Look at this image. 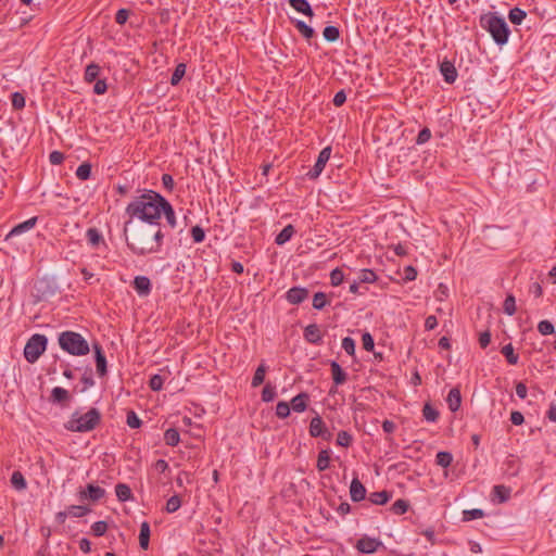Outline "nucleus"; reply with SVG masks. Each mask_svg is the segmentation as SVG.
I'll use <instances>...</instances> for the list:
<instances>
[{
  "label": "nucleus",
  "mask_w": 556,
  "mask_h": 556,
  "mask_svg": "<svg viewBox=\"0 0 556 556\" xmlns=\"http://www.w3.org/2000/svg\"><path fill=\"white\" fill-rule=\"evenodd\" d=\"M501 352L506 357L508 364L516 365L518 363L519 356L515 353L511 343L504 345Z\"/></svg>",
  "instance_id": "f704fd0d"
},
{
  "label": "nucleus",
  "mask_w": 556,
  "mask_h": 556,
  "mask_svg": "<svg viewBox=\"0 0 556 556\" xmlns=\"http://www.w3.org/2000/svg\"><path fill=\"white\" fill-rule=\"evenodd\" d=\"M290 410H291V407H290L289 403H287L285 401L278 402V404L276 406V415L279 418H281V419L287 418L290 415Z\"/></svg>",
  "instance_id": "603ef678"
},
{
  "label": "nucleus",
  "mask_w": 556,
  "mask_h": 556,
  "mask_svg": "<svg viewBox=\"0 0 556 556\" xmlns=\"http://www.w3.org/2000/svg\"><path fill=\"white\" fill-rule=\"evenodd\" d=\"M359 283H372L377 280V275L371 269H362L356 279Z\"/></svg>",
  "instance_id": "ea45409f"
},
{
  "label": "nucleus",
  "mask_w": 556,
  "mask_h": 556,
  "mask_svg": "<svg viewBox=\"0 0 556 556\" xmlns=\"http://www.w3.org/2000/svg\"><path fill=\"white\" fill-rule=\"evenodd\" d=\"M93 351H94V359H96V367L97 372L100 377H103L108 372L106 368V357L103 353V350L100 344L94 343L93 344Z\"/></svg>",
  "instance_id": "ddd939ff"
},
{
  "label": "nucleus",
  "mask_w": 556,
  "mask_h": 556,
  "mask_svg": "<svg viewBox=\"0 0 556 556\" xmlns=\"http://www.w3.org/2000/svg\"><path fill=\"white\" fill-rule=\"evenodd\" d=\"M91 509L83 505H71L68 507V515L75 518L84 517L88 515Z\"/></svg>",
  "instance_id": "37998d69"
},
{
  "label": "nucleus",
  "mask_w": 556,
  "mask_h": 556,
  "mask_svg": "<svg viewBox=\"0 0 556 556\" xmlns=\"http://www.w3.org/2000/svg\"><path fill=\"white\" fill-rule=\"evenodd\" d=\"M76 176L80 180H87L91 176V165L89 163L80 164L76 169Z\"/></svg>",
  "instance_id": "09e8293b"
},
{
  "label": "nucleus",
  "mask_w": 556,
  "mask_h": 556,
  "mask_svg": "<svg viewBox=\"0 0 556 556\" xmlns=\"http://www.w3.org/2000/svg\"><path fill=\"white\" fill-rule=\"evenodd\" d=\"M330 369H331L332 380L336 386L345 383V381L348 380V374L342 369V367L339 365L338 362L331 361Z\"/></svg>",
  "instance_id": "a211bd4d"
},
{
  "label": "nucleus",
  "mask_w": 556,
  "mask_h": 556,
  "mask_svg": "<svg viewBox=\"0 0 556 556\" xmlns=\"http://www.w3.org/2000/svg\"><path fill=\"white\" fill-rule=\"evenodd\" d=\"M308 402L309 395L301 392L291 400L290 407L296 413H302L307 408Z\"/></svg>",
  "instance_id": "f3484780"
},
{
  "label": "nucleus",
  "mask_w": 556,
  "mask_h": 556,
  "mask_svg": "<svg viewBox=\"0 0 556 556\" xmlns=\"http://www.w3.org/2000/svg\"><path fill=\"white\" fill-rule=\"evenodd\" d=\"M49 401L52 404L66 405L71 401L70 392L61 387L52 389Z\"/></svg>",
  "instance_id": "2eb2a0df"
},
{
  "label": "nucleus",
  "mask_w": 556,
  "mask_h": 556,
  "mask_svg": "<svg viewBox=\"0 0 556 556\" xmlns=\"http://www.w3.org/2000/svg\"><path fill=\"white\" fill-rule=\"evenodd\" d=\"M10 481L12 486L17 491H24L27 488L26 479L18 470L12 472Z\"/></svg>",
  "instance_id": "a878e982"
},
{
  "label": "nucleus",
  "mask_w": 556,
  "mask_h": 556,
  "mask_svg": "<svg viewBox=\"0 0 556 556\" xmlns=\"http://www.w3.org/2000/svg\"><path fill=\"white\" fill-rule=\"evenodd\" d=\"M330 155H331V147H329V146L324 148L319 152L318 157H317L314 166L306 173V177L309 180H315V179H317L320 176V174L325 169V166H326L327 162L330 159Z\"/></svg>",
  "instance_id": "0eeeda50"
},
{
  "label": "nucleus",
  "mask_w": 556,
  "mask_h": 556,
  "mask_svg": "<svg viewBox=\"0 0 556 556\" xmlns=\"http://www.w3.org/2000/svg\"><path fill=\"white\" fill-rule=\"evenodd\" d=\"M350 496L353 502H361L366 497V488L357 477L353 478L351 482Z\"/></svg>",
  "instance_id": "4468645a"
},
{
  "label": "nucleus",
  "mask_w": 556,
  "mask_h": 556,
  "mask_svg": "<svg viewBox=\"0 0 556 556\" xmlns=\"http://www.w3.org/2000/svg\"><path fill=\"white\" fill-rule=\"evenodd\" d=\"M330 466V451L321 450L317 457L316 467L319 471H325Z\"/></svg>",
  "instance_id": "2f4dec72"
},
{
  "label": "nucleus",
  "mask_w": 556,
  "mask_h": 556,
  "mask_svg": "<svg viewBox=\"0 0 556 556\" xmlns=\"http://www.w3.org/2000/svg\"><path fill=\"white\" fill-rule=\"evenodd\" d=\"M115 493L119 502H128L132 500L131 489L126 483H117Z\"/></svg>",
  "instance_id": "5701e85b"
},
{
  "label": "nucleus",
  "mask_w": 556,
  "mask_h": 556,
  "mask_svg": "<svg viewBox=\"0 0 556 556\" xmlns=\"http://www.w3.org/2000/svg\"><path fill=\"white\" fill-rule=\"evenodd\" d=\"M295 229L294 227L289 224L287 225L275 238V243L278 245H282L286 242H288L292 236L294 235Z\"/></svg>",
  "instance_id": "393cba45"
},
{
  "label": "nucleus",
  "mask_w": 556,
  "mask_h": 556,
  "mask_svg": "<svg viewBox=\"0 0 556 556\" xmlns=\"http://www.w3.org/2000/svg\"><path fill=\"white\" fill-rule=\"evenodd\" d=\"M180 506H181V500H180L179 495H173L167 500L165 510L168 514H173V513L177 511L180 508Z\"/></svg>",
  "instance_id": "a18cd8bd"
},
{
  "label": "nucleus",
  "mask_w": 556,
  "mask_h": 556,
  "mask_svg": "<svg viewBox=\"0 0 556 556\" xmlns=\"http://www.w3.org/2000/svg\"><path fill=\"white\" fill-rule=\"evenodd\" d=\"M185 74H186V64L179 63L176 66L175 71L170 77V84L173 86H177L180 83V80L182 79V77L185 76Z\"/></svg>",
  "instance_id": "c03bdc74"
},
{
  "label": "nucleus",
  "mask_w": 556,
  "mask_h": 556,
  "mask_svg": "<svg viewBox=\"0 0 556 556\" xmlns=\"http://www.w3.org/2000/svg\"><path fill=\"white\" fill-rule=\"evenodd\" d=\"M308 296V290L302 287H292L286 293V299L290 304H301Z\"/></svg>",
  "instance_id": "9d476101"
},
{
  "label": "nucleus",
  "mask_w": 556,
  "mask_h": 556,
  "mask_svg": "<svg viewBox=\"0 0 556 556\" xmlns=\"http://www.w3.org/2000/svg\"><path fill=\"white\" fill-rule=\"evenodd\" d=\"M289 4L299 13H302L308 17L314 16L313 9L307 0H289Z\"/></svg>",
  "instance_id": "aec40b11"
},
{
  "label": "nucleus",
  "mask_w": 556,
  "mask_h": 556,
  "mask_svg": "<svg viewBox=\"0 0 556 556\" xmlns=\"http://www.w3.org/2000/svg\"><path fill=\"white\" fill-rule=\"evenodd\" d=\"M408 508L409 503L406 500L399 498L392 504L390 509L395 515H403L408 510Z\"/></svg>",
  "instance_id": "79ce46f5"
},
{
  "label": "nucleus",
  "mask_w": 556,
  "mask_h": 556,
  "mask_svg": "<svg viewBox=\"0 0 556 556\" xmlns=\"http://www.w3.org/2000/svg\"><path fill=\"white\" fill-rule=\"evenodd\" d=\"M328 304L327 295L324 292H317L313 298V307L315 309H323Z\"/></svg>",
  "instance_id": "8fccbe9b"
},
{
  "label": "nucleus",
  "mask_w": 556,
  "mask_h": 556,
  "mask_svg": "<svg viewBox=\"0 0 556 556\" xmlns=\"http://www.w3.org/2000/svg\"><path fill=\"white\" fill-rule=\"evenodd\" d=\"M382 546V542L379 539L363 535L356 543L355 547L358 552L364 554H372Z\"/></svg>",
  "instance_id": "6e6552de"
},
{
  "label": "nucleus",
  "mask_w": 556,
  "mask_h": 556,
  "mask_svg": "<svg viewBox=\"0 0 556 556\" xmlns=\"http://www.w3.org/2000/svg\"><path fill=\"white\" fill-rule=\"evenodd\" d=\"M323 36L326 41L334 42L340 37V30L337 26L329 25L324 28Z\"/></svg>",
  "instance_id": "58836bf2"
},
{
  "label": "nucleus",
  "mask_w": 556,
  "mask_h": 556,
  "mask_svg": "<svg viewBox=\"0 0 556 556\" xmlns=\"http://www.w3.org/2000/svg\"><path fill=\"white\" fill-rule=\"evenodd\" d=\"M352 435L344 430L339 431L337 435V444L342 447H349L352 444Z\"/></svg>",
  "instance_id": "3c124183"
},
{
  "label": "nucleus",
  "mask_w": 556,
  "mask_h": 556,
  "mask_svg": "<svg viewBox=\"0 0 556 556\" xmlns=\"http://www.w3.org/2000/svg\"><path fill=\"white\" fill-rule=\"evenodd\" d=\"M150 533H151V530H150L149 522L148 521H143L140 525V532H139V545H140V547L142 549H148L149 548Z\"/></svg>",
  "instance_id": "4be33fe9"
},
{
  "label": "nucleus",
  "mask_w": 556,
  "mask_h": 556,
  "mask_svg": "<svg viewBox=\"0 0 556 556\" xmlns=\"http://www.w3.org/2000/svg\"><path fill=\"white\" fill-rule=\"evenodd\" d=\"M48 339L45 334L35 333L33 334L25 344L24 357L25 359L34 364L43 354L47 349Z\"/></svg>",
  "instance_id": "423d86ee"
},
{
  "label": "nucleus",
  "mask_w": 556,
  "mask_h": 556,
  "mask_svg": "<svg viewBox=\"0 0 556 556\" xmlns=\"http://www.w3.org/2000/svg\"><path fill=\"white\" fill-rule=\"evenodd\" d=\"M391 498V493L383 490L379 492H372L369 495V501L375 505H384Z\"/></svg>",
  "instance_id": "7c9ffc66"
},
{
  "label": "nucleus",
  "mask_w": 556,
  "mask_h": 556,
  "mask_svg": "<svg viewBox=\"0 0 556 556\" xmlns=\"http://www.w3.org/2000/svg\"><path fill=\"white\" fill-rule=\"evenodd\" d=\"M49 161L52 165H60L64 161V154L60 151H52L49 154Z\"/></svg>",
  "instance_id": "774afa93"
},
{
  "label": "nucleus",
  "mask_w": 556,
  "mask_h": 556,
  "mask_svg": "<svg viewBox=\"0 0 556 556\" xmlns=\"http://www.w3.org/2000/svg\"><path fill=\"white\" fill-rule=\"evenodd\" d=\"M453 462V455L450 453V452H439L435 456V463L437 465L443 467V468H447L448 466H451Z\"/></svg>",
  "instance_id": "a19ab883"
},
{
  "label": "nucleus",
  "mask_w": 556,
  "mask_h": 556,
  "mask_svg": "<svg viewBox=\"0 0 556 556\" xmlns=\"http://www.w3.org/2000/svg\"><path fill=\"white\" fill-rule=\"evenodd\" d=\"M325 428H326L325 422H324L323 418L319 415L313 417L311 422H309V434H311V437L318 438L319 434H323L321 431Z\"/></svg>",
  "instance_id": "b1692460"
},
{
  "label": "nucleus",
  "mask_w": 556,
  "mask_h": 556,
  "mask_svg": "<svg viewBox=\"0 0 556 556\" xmlns=\"http://www.w3.org/2000/svg\"><path fill=\"white\" fill-rule=\"evenodd\" d=\"M101 422V413L98 408H90L85 414L74 412L64 424V428L72 432H89L94 430Z\"/></svg>",
  "instance_id": "20e7f679"
},
{
  "label": "nucleus",
  "mask_w": 556,
  "mask_h": 556,
  "mask_svg": "<svg viewBox=\"0 0 556 556\" xmlns=\"http://www.w3.org/2000/svg\"><path fill=\"white\" fill-rule=\"evenodd\" d=\"M132 287L139 296H148L152 290L151 280L147 276H136Z\"/></svg>",
  "instance_id": "9b49d317"
},
{
  "label": "nucleus",
  "mask_w": 556,
  "mask_h": 556,
  "mask_svg": "<svg viewBox=\"0 0 556 556\" xmlns=\"http://www.w3.org/2000/svg\"><path fill=\"white\" fill-rule=\"evenodd\" d=\"M276 395H277V393H276L275 388L273 386H270L269 383L263 388L262 400L264 402H271L276 397Z\"/></svg>",
  "instance_id": "13d9d810"
},
{
  "label": "nucleus",
  "mask_w": 556,
  "mask_h": 556,
  "mask_svg": "<svg viewBox=\"0 0 556 556\" xmlns=\"http://www.w3.org/2000/svg\"><path fill=\"white\" fill-rule=\"evenodd\" d=\"M440 72L447 84H454L457 78V71L453 62L444 60L440 63Z\"/></svg>",
  "instance_id": "f8f14e48"
},
{
  "label": "nucleus",
  "mask_w": 556,
  "mask_h": 556,
  "mask_svg": "<svg viewBox=\"0 0 556 556\" xmlns=\"http://www.w3.org/2000/svg\"><path fill=\"white\" fill-rule=\"evenodd\" d=\"M498 503H505L510 498L511 490L505 485H495L492 491Z\"/></svg>",
  "instance_id": "c85d7f7f"
},
{
  "label": "nucleus",
  "mask_w": 556,
  "mask_h": 556,
  "mask_svg": "<svg viewBox=\"0 0 556 556\" xmlns=\"http://www.w3.org/2000/svg\"><path fill=\"white\" fill-rule=\"evenodd\" d=\"M105 495V490L92 483L87 484L85 490L79 491V500H90L92 502L100 501Z\"/></svg>",
  "instance_id": "1a4fd4ad"
},
{
  "label": "nucleus",
  "mask_w": 556,
  "mask_h": 556,
  "mask_svg": "<svg viewBox=\"0 0 556 556\" xmlns=\"http://www.w3.org/2000/svg\"><path fill=\"white\" fill-rule=\"evenodd\" d=\"M503 308L505 314L513 316L516 313V300L513 294H508L504 300Z\"/></svg>",
  "instance_id": "de8ad7c7"
},
{
  "label": "nucleus",
  "mask_w": 556,
  "mask_h": 556,
  "mask_svg": "<svg viewBox=\"0 0 556 556\" xmlns=\"http://www.w3.org/2000/svg\"><path fill=\"white\" fill-rule=\"evenodd\" d=\"M86 237L89 244L93 248L98 247L101 242H103V237L97 228H89L86 232Z\"/></svg>",
  "instance_id": "72a5a7b5"
},
{
  "label": "nucleus",
  "mask_w": 556,
  "mask_h": 556,
  "mask_svg": "<svg viewBox=\"0 0 556 556\" xmlns=\"http://www.w3.org/2000/svg\"><path fill=\"white\" fill-rule=\"evenodd\" d=\"M163 382H164V380L160 375H153L150 378L149 387L153 391H160L163 388Z\"/></svg>",
  "instance_id": "e2e57ef3"
},
{
  "label": "nucleus",
  "mask_w": 556,
  "mask_h": 556,
  "mask_svg": "<svg viewBox=\"0 0 556 556\" xmlns=\"http://www.w3.org/2000/svg\"><path fill=\"white\" fill-rule=\"evenodd\" d=\"M100 66L96 63H90L87 65L84 74V79L86 83H93L98 79L100 75Z\"/></svg>",
  "instance_id": "cd10ccee"
},
{
  "label": "nucleus",
  "mask_w": 556,
  "mask_h": 556,
  "mask_svg": "<svg viewBox=\"0 0 556 556\" xmlns=\"http://www.w3.org/2000/svg\"><path fill=\"white\" fill-rule=\"evenodd\" d=\"M538 330L542 336H548L554 333L555 328L549 320H541L538 325Z\"/></svg>",
  "instance_id": "5fc2aeb1"
},
{
  "label": "nucleus",
  "mask_w": 556,
  "mask_h": 556,
  "mask_svg": "<svg viewBox=\"0 0 556 556\" xmlns=\"http://www.w3.org/2000/svg\"><path fill=\"white\" fill-rule=\"evenodd\" d=\"M59 344L61 349L71 355L84 356L90 351L86 339L75 331H63L59 336Z\"/></svg>",
  "instance_id": "39448f33"
},
{
  "label": "nucleus",
  "mask_w": 556,
  "mask_h": 556,
  "mask_svg": "<svg viewBox=\"0 0 556 556\" xmlns=\"http://www.w3.org/2000/svg\"><path fill=\"white\" fill-rule=\"evenodd\" d=\"M342 349L349 354L354 355L355 353V341L351 337L342 339Z\"/></svg>",
  "instance_id": "680f3d73"
},
{
  "label": "nucleus",
  "mask_w": 556,
  "mask_h": 556,
  "mask_svg": "<svg viewBox=\"0 0 556 556\" xmlns=\"http://www.w3.org/2000/svg\"><path fill=\"white\" fill-rule=\"evenodd\" d=\"M363 348L366 351H371L375 346L374 338L369 332H365L362 336Z\"/></svg>",
  "instance_id": "338daca9"
},
{
  "label": "nucleus",
  "mask_w": 556,
  "mask_h": 556,
  "mask_svg": "<svg viewBox=\"0 0 556 556\" xmlns=\"http://www.w3.org/2000/svg\"><path fill=\"white\" fill-rule=\"evenodd\" d=\"M422 416L427 421L435 422L439 418V412L430 403H426L422 408Z\"/></svg>",
  "instance_id": "4c0bfd02"
},
{
  "label": "nucleus",
  "mask_w": 556,
  "mask_h": 556,
  "mask_svg": "<svg viewBox=\"0 0 556 556\" xmlns=\"http://www.w3.org/2000/svg\"><path fill=\"white\" fill-rule=\"evenodd\" d=\"M430 138H431V131L429 128L425 127L419 131V134L416 138V143L424 144V143L428 142L430 140Z\"/></svg>",
  "instance_id": "69168bd1"
},
{
  "label": "nucleus",
  "mask_w": 556,
  "mask_h": 556,
  "mask_svg": "<svg viewBox=\"0 0 556 556\" xmlns=\"http://www.w3.org/2000/svg\"><path fill=\"white\" fill-rule=\"evenodd\" d=\"M295 28L306 39L309 40L315 37V30L308 26L305 22L296 20L293 21Z\"/></svg>",
  "instance_id": "c756f323"
},
{
  "label": "nucleus",
  "mask_w": 556,
  "mask_h": 556,
  "mask_svg": "<svg viewBox=\"0 0 556 556\" xmlns=\"http://www.w3.org/2000/svg\"><path fill=\"white\" fill-rule=\"evenodd\" d=\"M484 517V511L480 508L466 509L463 511V521H471Z\"/></svg>",
  "instance_id": "49530a36"
},
{
  "label": "nucleus",
  "mask_w": 556,
  "mask_h": 556,
  "mask_svg": "<svg viewBox=\"0 0 556 556\" xmlns=\"http://www.w3.org/2000/svg\"><path fill=\"white\" fill-rule=\"evenodd\" d=\"M37 224V217H31L16 226H14L11 231L8 233L7 236V239L13 237V236H18L23 232H26L30 229H33L35 227V225Z\"/></svg>",
  "instance_id": "6ab92c4d"
},
{
  "label": "nucleus",
  "mask_w": 556,
  "mask_h": 556,
  "mask_svg": "<svg viewBox=\"0 0 556 556\" xmlns=\"http://www.w3.org/2000/svg\"><path fill=\"white\" fill-rule=\"evenodd\" d=\"M130 11L127 9H119L115 14V22L118 25H124L128 17H129Z\"/></svg>",
  "instance_id": "0e129e2a"
},
{
  "label": "nucleus",
  "mask_w": 556,
  "mask_h": 556,
  "mask_svg": "<svg viewBox=\"0 0 556 556\" xmlns=\"http://www.w3.org/2000/svg\"><path fill=\"white\" fill-rule=\"evenodd\" d=\"M343 279H344V274L340 268H334L330 273V281H331L332 286L337 287V286L341 285Z\"/></svg>",
  "instance_id": "052dcab7"
},
{
  "label": "nucleus",
  "mask_w": 556,
  "mask_h": 556,
  "mask_svg": "<svg viewBox=\"0 0 556 556\" xmlns=\"http://www.w3.org/2000/svg\"><path fill=\"white\" fill-rule=\"evenodd\" d=\"M480 26L490 33L494 42L498 46L507 43L510 30L509 27L502 16H498L495 12H489L480 16Z\"/></svg>",
  "instance_id": "7ed1b4c3"
},
{
  "label": "nucleus",
  "mask_w": 556,
  "mask_h": 556,
  "mask_svg": "<svg viewBox=\"0 0 556 556\" xmlns=\"http://www.w3.org/2000/svg\"><path fill=\"white\" fill-rule=\"evenodd\" d=\"M191 237L194 243H201L205 239L204 229L201 226H193L191 228Z\"/></svg>",
  "instance_id": "4d7b16f0"
},
{
  "label": "nucleus",
  "mask_w": 556,
  "mask_h": 556,
  "mask_svg": "<svg viewBox=\"0 0 556 556\" xmlns=\"http://www.w3.org/2000/svg\"><path fill=\"white\" fill-rule=\"evenodd\" d=\"M266 371H267L266 365L264 363L260 364L254 372L253 378H252L251 384L253 388H257L258 386H261L264 382Z\"/></svg>",
  "instance_id": "473e14b6"
},
{
  "label": "nucleus",
  "mask_w": 556,
  "mask_h": 556,
  "mask_svg": "<svg viewBox=\"0 0 556 556\" xmlns=\"http://www.w3.org/2000/svg\"><path fill=\"white\" fill-rule=\"evenodd\" d=\"M165 198L153 190H146L135 197L126 206L125 213L129 216L124 225L123 232H128V227L134 218H138L150 225H159Z\"/></svg>",
  "instance_id": "f257e3e1"
},
{
  "label": "nucleus",
  "mask_w": 556,
  "mask_h": 556,
  "mask_svg": "<svg viewBox=\"0 0 556 556\" xmlns=\"http://www.w3.org/2000/svg\"><path fill=\"white\" fill-rule=\"evenodd\" d=\"M304 339L313 344H320L323 341L321 331L316 324H311L304 329Z\"/></svg>",
  "instance_id": "dca6fc26"
},
{
  "label": "nucleus",
  "mask_w": 556,
  "mask_h": 556,
  "mask_svg": "<svg viewBox=\"0 0 556 556\" xmlns=\"http://www.w3.org/2000/svg\"><path fill=\"white\" fill-rule=\"evenodd\" d=\"M127 247L138 256L157 253V245L153 243L152 230L147 226L135 227L130 236L124 235Z\"/></svg>",
  "instance_id": "f03ea898"
},
{
  "label": "nucleus",
  "mask_w": 556,
  "mask_h": 556,
  "mask_svg": "<svg viewBox=\"0 0 556 556\" xmlns=\"http://www.w3.org/2000/svg\"><path fill=\"white\" fill-rule=\"evenodd\" d=\"M162 214L165 215L167 224L172 228H175L176 225H177L175 211H174L172 204L166 199H165V201L163 203Z\"/></svg>",
  "instance_id": "bb28decb"
},
{
  "label": "nucleus",
  "mask_w": 556,
  "mask_h": 556,
  "mask_svg": "<svg viewBox=\"0 0 556 556\" xmlns=\"http://www.w3.org/2000/svg\"><path fill=\"white\" fill-rule=\"evenodd\" d=\"M11 103H12L13 109H15V110L24 109L25 108L24 94L18 91L12 93Z\"/></svg>",
  "instance_id": "864d4df0"
},
{
  "label": "nucleus",
  "mask_w": 556,
  "mask_h": 556,
  "mask_svg": "<svg viewBox=\"0 0 556 556\" xmlns=\"http://www.w3.org/2000/svg\"><path fill=\"white\" fill-rule=\"evenodd\" d=\"M446 402L448 404V408L452 412L458 410L462 404V395L460 391L457 388H453L450 390Z\"/></svg>",
  "instance_id": "412c9836"
},
{
  "label": "nucleus",
  "mask_w": 556,
  "mask_h": 556,
  "mask_svg": "<svg viewBox=\"0 0 556 556\" xmlns=\"http://www.w3.org/2000/svg\"><path fill=\"white\" fill-rule=\"evenodd\" d=\"M527 13L520 8H513L509 10L508 18L515 25H520L526 18Z\"/></svg>",
  "instance_id": "c9c22d12"
},
{
  "label": "nucleus",
  "mask_w": 556,
  "mask_h": 556,
  "mask_svg": "<svg viewBox=\"0 0 556 556\" xmlns=\"http://www.w3.org/2000/svg\"><path fill=\"white\" fill-rule=\"evenodd\" d=\"M127 426L131 429H137L141 426V420L134 410L127 413L126 418Z\"/></svg>",
  "instance_id": "6e6d98bb"
},
{
  "label": "nucleus",
  "mask_w": 556,
  "mask_h": 556,
  "mask_svg": "<svg viewBox=\"0 0 556 556\" xmlns=\"http://www.w3.org/2000/svg\"><path fill=\"white\" fill-rule=\"evenodd\" d=\"M164 441L169 446H176L180 441L179 432L175 428H169L164 433Z\"/></svg>",
  "instance_id": "e433bc0d"
},
{
  "label": "nucleus",
  "mask_w": 556,
  "mask_h": 556,
  "mask_svg": "<svg viewBox=\"0 0 556 556\" xmlns=\"http://www.w3.org/2000/svg\"><path fill=\"white\" fill-rule=\"evenodd\" d=\"M91 530H92V533L93 535L96 536H102L105 534L106 530H108V523L105 521H96L92 526H91Z\"/></svg>",
  "instance_id": "bf43d9fd"
}]
</instances>
